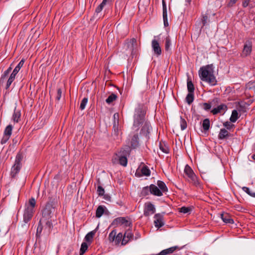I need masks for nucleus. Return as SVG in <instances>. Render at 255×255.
<instances>
[{"label": "nucleus", "instance_id": "f257e3e1", "mask_svg": "<svg viewBox=\"0 0 255 255\" xmlns=\"http://www.w3.org/2000/svg\"><path fill=\"white\" fill-rule=\"evenodd\" d=\"M199 76L202 81L207 82L211 86L216 85L217 84L212 64L201 67L199 70Z\"/></svg>", "mask_w": 255, "mask_h": 255}, {"label": "nucleus", "instance_id": "f03ea898", "mask_svg": "<svg viewBox=\"0 0 255 255\" xmlns=\"http://www.w3.org/2000/svg\"><path fill=\"white\" fill-rule=\"evenodd\" d=\"M145 114L146 110L144 106L142 104L138 105L135 110L133 116V128L136 130H137L141 126L147 122L145 119Z\"/></svg>", "mask_w": 255, "mask_h": 255}, {"label": "nucleus", "instance_id": "7ed1b4c3", "mask_svg": "<svg viewBox=\"0 0 255 255\" xmlns=\"http://www.w3.org/2000/svg\"><path fill=\"white\" fill-rule=\"evenodd\" d=\"M184 172L190 179L191 183L196 187H201V185L198 177L196 176L191 167L188 164L186 165Z\"/></svg>", "mask_w": 255, "mask_h": 255}, {"label": "nucleus", "instance_id": "20e7f679", "mask_svg": "<svg viewBox=\"0 0 255 255\" xmlns=\"http://www.w3.org/2000/svg\"><path fill=\"white\" fill-rule=\"evenodd\" d=\"M127 154L128 152L126 150H121L118 154H116V157H115V159L118 158L120 164L124 166H126L128 162L127 158Z\"/></svg>", "mask_w": 255, "mask_h": 255}, {"label": "nucleus", "instance_id": "39448f33", "mask_svg": "<svg viewBox=\"0 0 255 255\" xmlns=\"http://www.w3.org/2000/svg\"><path fill=\"white\" fill-rule=\"evenodd\" d=\"M151 47L154 54L157 57L160 56L162 53L161 48L159 45L158 41L155 39H153L151 41Z\"/></svg>", "mask_w": 255, "mask_h": 255}, {"label": "nucleus", "instance_id": "423d86ee", "mask_svg": "<svg viewBox=\"0 0 255 255\" xmlns=\"http://www.w3.org/2000/svg\"><path fill=\"white\" fill-rule=\"evenodd\" d=\"M126 46L127 49L129 51L131 54L135 52L134 50L137 47V42L135 38H132L127 40Z\"/></svg>", "mask_w": 255, "mask_h": 255}, {"label": "nucleus", "instance_id": "0eeeda50", "mask_svg": "<svg viewBox=\"0 0 255 255\" xmlns=\"http://www.w3.org/2000/svg\"><path fill=\"white\" fill-rule=\"evenodd\" d=\"M252 49V42L250 40H248L246 42L244 49L242 51V56L244 57H246L249 55L251 52Z\"/></svg>", "mask_w": 255, "mask_h": 255}, {"label": "nucleus", "instance_id": "6e6552de", "mask_svg": "<svg viewBox=\"0 0 255 255\" xmlns=\"http://www.w3.org/2000/svg\"><path fill=\"white\" fill-rule=\"evenodd\" d=\"M154 224L156 227L159 228L162 227L164 223L163 222V216L160 214H156L154 216Z\"/></svg>", "mask_w": 255, "mask_h": 255}, {"label": "nucleus", "instance_id": "1a4fd4ad", "mask_svg": "<svg viewBox=\"0 0 255 255\" xmlns=\"http://www.w3.org/2000/svg\"><path fill=\"white\" fill-rule=\"evenodd\" d=\"M22 156L20 154H17L15 164L12 168V172L16 174L20 169L21 167V160Z\"/></svg>", "mask_w": 255, "mask_h": 255}, {"label": "nucleus", "instance_id": "9d476101", "mask_svg": "<svg viewBox=\"0 0 255 255\" xmlns=\"http://www.w3.org/2000/svg\"><path fill=\"white\" fill-rule=\"evenodd\" d=\"M113 224L117 225H125L126 227L129 226L131 224L130 222L124 217L117 218L114 220Z\"/></svg>", "mask_w": 255, "mask_h": 255}, {"label": "nucleus", "instance_id": "9b49d317", "mask_svg": "<svg viewBox=\"0 0 255 255\" xmlns=\"http://www.w3.org/2000/svg\"><path fill=\"white\" fill-rule=\"evenodd\" d=\"M155 211V209L154 205L150 203H148L145 205L144 210V215L145 216H148L149 215L154 213Z\"/></svg>", "mask_w": 255, "mask_h": 255}, {"label": "nucleus", "instance_id": "f8f14e48", "mask_svg": "<svg viewBox=\"0 0 255 255\" xmlns=\"http://www.w3.org/2000/svg\"><path fill=\"white\" fill-rule=\"evenodd\" d=\"M33 212L34 211L32 210L31 208H26L23 214V221L25 223H27L31 219Z\"/></svg>", "mask_w": 255, "mask_h": 255}, {"label": "nucleus", "instance_id": "ddd939ff", "mask_svg": "<svg viewBox=\"0 0 255 255\" xmlns=\"http://www.w3.org/2000/svg\"><path fill=\"white\" fill-rule=\"evenodd\" d=\"M141 129V133L144 135L147 139H149L148 134L150 133V126L149 122H145Z\"/></svg>", "mask_w": 255, "mask_h": 255}, {"label": "nucleus", "instance_id": "4468645a", "mask_svg": "<svg viewBox=\"0 0 255 255\" xmlns=\"http://www.w3.org/2000/svg\"><path fill=\"white\" fill-rule=\"evenodd\" d=\"M133 237V234L129 230L127 231L123 236L122 244V245H126L129 241Z\"/></svg>", "mask_w": 255, "mask_h": 255}, {"label": "nucleus", "instance_id": "2eb2a0df", "mask_svg": "<svg viewBox=\"0 0 255 255\" xmlns=\"http://www.w3.org/2000/svg\"><path fill=\"white\" fill-rule=\"evenodd\" d=\"M221 218L223 221L226 224H233L234 223V221L233 219L231 218V216L227 213H224L221 214Z\"/></svg>", "mask_w": 255, "mask_h": 255}, {"label": "nucleus", "instance_id": "dca6fc26", "mask_svg": "<svg viewBox=\"0 0 255 255\" xmlns=\"http://www.w3.org/2000/svg\"><path fill=\"white\" fill-rule=\"evenodd\" d=\"M150 193L157 196H161L163 195L161 191L154 184L150 185Z\"/></svg>", "mask_w": 255, "mask_h": 255}, {"label": "nucleus", "instance_id": "f3484780", "mask_svg": "<svg viewBox=\"0 0 255 255\" xmlns=\"http://www.w3.org/2000/svg\"><path fill=\"white\" fill-rule=\"evenodd\" d=\"M139 138L138 135L137 133L134 134L131 139L130 144L131 147L132 148H135L138 146L139 142H138Z\"/></svg>", "mask_w": 255, "mask_h": 255}, {"label": "nucleus", "instance_id": "a211bd4d", "mask_svg": "<svg viewBox=\"0 0 255 255\" xmlns=\"http://www.w3.org/2000/svg\"><path fill=\"white\" fill-rule=\"evenodd\" d=\"M227 109V106L225 104H221L217 108H214L211 112L213 115H216L219 113H221L223 111H226Z\"/></svg>", "mask_w": 255, "mask_h": 255}, {"label": "nucleus", "instance_id": "6ab92c4d", "mask_svg": "<svg viewBox=\"0 0 255 255\" xmlns=\"http://www.w3.org/2000/svg\"><path fill=\"white\" fill-rule=\"evenodd\" d=\"M12 128V126L10 125L7 126L5 128L4 131L3 139H5V140H7L8 139H9L10 136L11 134Z\"/></svg>", "mask_w": 255, "mask_h": 255}, {"label": "nucleus", "instance_id": "aec40b11", "mask_svg": "<svg viewBox=\"0 0 255 255\" xmlns=\"http://www.w3.org/2000/svg\"><path fill=\"white\" fill-rule=\"evenodd\" d=\"M178 247L177 246L172 247L170 248H168L166 250H164L160 252L157 255H166L168 254H170L174 252V251L177 249Z\"/></svg>", "mask_w": 255, "mask_h": 255}, {"label": "nucleus", "instance_id": "412c9836", "mask_svg": "<svg viewBox=\"0 0 255 255\" xmlns=\"http://www.w3.org/2000/svg\"><path fill=\"white\" fill-rule=\"evenodd\" d=\"M229 132L225 128H222L220 129V132L218 135V138L220 139H223L229 136Z\"/></svg>", "mask_w": 255, "mask_h": 255}, {"label": "nucleus", "instance_id": "4be33fe9", "mask_svg": "<svg viewBox=\"0 0 255 255\" xmlns=\"http://www.w3.org/2000/svg\"><path fill=\"white\" fill-rule=\"evenodd\" d=\"M157 185L158 186V188L160 191H161L162 193L168 191V188L164 182L158 180L157 182Z\"/></svg>", "mask_w": 255, "mask_h": 255}, {"label": "nucleus", "instance_id": "5701e85b", "mask_svg": "<svg viewBox=\"0 0 255 255\" xmlns=\"http://www.w3.org/2000/svg\"><path fill=\"white\" fill-rule=\"evenodd\" d=\"M16 74H17L14 73V72H12V73L11 74L9 78H8V79L7 81L6 85V89H8L10 87V85L11 84L12 82L14 81Z\"/></svg>", "mask_w": 255, "mask_h": 255}, {"label": "nucleus", "instance_id": "b1692460", "mask_svg": "<svg viewBox=\"0 0 255 255\" xmlns=\"http://www.w3.org/2000/svg\"><path fill=\"white\" fill-rule=\"evenodd\" d=\"M187 89L189 93H193L194 92L195 88L194 86L189 78L187 79Z\"/></svg>", "mask_w": 255, "mask_h": 255}, {"label": "nucleus", "instance_id": "393cba45", "mask_svg": "<svg viewBox=\"0 0 255 255\" xmlns=\"http://www.w3.org/2000/svg\"><path fill=\"white\" fill-rule=\"evenodd\" d=\"M210 126V122L209 119H205L203 120L202 127L205 131L209 130Z\"/></svg>", "mask_w": 255, "mask_h": 255}, {"label": "nucleus", "instance_id": "a878e982", "mask_svg": "<svg viewBox=\"0 0 255 255\" xmlns=\"http://www.w3.org/2000/svg\"><path fill=\"white\" fill-rule=\"evenodd\" d=\"M238 113L236 110H233L232 113V115L230 117V121L233 123H235L238 120Z\"/></svg>", "mask_w": 255, "mask_h": 255}, {"label": "nucleus", "instance_id": "bb28decb", "mask_svg": "<svg viewBox=\"0 0 255 255\" xmlns=\"http://www.w3.org/2000/svg\"><path fill=\"white\" fill-rule=\"evenodd\" d=\"M117 95L114 93H112L106 99V102L107 104H110L113 101H115L117 99Z\"/></svg>", "mask_w": 255, "mask_h": 255}, {"label": "nucleus", "instance_id": "cd10ccee", "mask_svg": "<svg viewBox=\"0 0 255 255\" xmlns=\"http://www.w3.org/2000/svg\"><path fill=\"white\" fill-rule=\"evenodd\" d=\"M21 116L20 111H14L12 116V120L14 122L17 123L19 121Z\"/></svg>", "mask_w": 255, "mask_h": 255}, {"label": "nucleus", "instance_id": "c85d7f7f", "mask_svg": "<svg viewBox=\"0 0 255 255\" xmlns=\"http://www.w3.org/2000/svg\"><path fill=\"white\" fill-rule=\"evenodd\" d=\"M104 212V209L102 206H99L96 210V216L97 218L101 217Z\"/></svg>", "mask_w": 255, "mask_h": 255}, {"label": "nucleus", "instance_id": "c756f323", "mask_svg": "<svg viewBox=\"0 0 255 255\" xmlns=\"http://www.w3.org/2000/svg\"><path fill=\"white\" fill-rule=\"evenodd\" d=\"M95 234V232L94 231H92L88 233L85 237V240L87 242H91Z\"/></svg>", "mask_w": 255, "mask_h": 255}, {"label": "nucleus", "instance_id": "7c9ffc66", "mask_svg": "<svg viewBox=\"0 0 255 255\" xmlns=\"http://www.w3.org/2000/svg\"><path fill=\"white\" fill-rule=\"evenodd\" d=\"M194 100V93H189L186 97V101L187 103L190 105Z\"/></svg>", "mask_w": 255, "mask_h": 255}, {"label": "nucleus", "instance_id": "2f4dec72", "mask_svg": "<svg viewBox=\"0 0 255 255\" xmlns=\"http://www.w3.org/2000/svg\"><path fill=\"white\" fill-rule=\"evenodd\" d=\"M149 193H150V185L143 187L141 192V195L145 196L148 195Z\"/></svg>", "mask_w": 255, "mask_h": 255}, {"label": "nucleus", "instance_id": "473e14b6", "mask_svg": "<svg viewBox=\"0 0 255 255\" xmlns=\"http://www.w3.org/2000/svg\"><path fill=\"white\" fill-rule=\"evenodd\" d=\"M142 174L145 176H149L150 174V171L147 166L144 165L141 169Z\"/></svg>", "mask_w": 255, "mask_h": 255}, {"label": "nucleus", "instance_id": "72a5a7b5", "mask_svg": "<svg viewBox=\"0 0 255 255\" xmlns=\"http://www.w3.org/2000/svg\"><path fill=\"white\" fill-rule=\"evenodd\" d=\"M180 212L186 214L190 213L192 210V208L190 207H182L178 209Z\"/></svg>", "mask_w": 255, "mask_h": 255}, {"label": "nucleus", "instance_id": "f704fd0d", "mask_svg": "<svg viewBox=\"0 0 255 255\" xmlns=\"http://www.w3.org/2000/svg\"><path fill=\"white\" fill-rule=\"evenodd\" d=\"M88 249V245L86 243L84 242L82 244L80 251V255H83Z\"/></svg>", "mask_w": 255, "mask_h": 255}, {"label": "nucleus", "instance_id": "c9c22d12", "mask_svg": "<svg viewBox=\"0 0 255 255\" xmlns=\"http://www.w3.org/2000/svg\"><path fill=\"white\" fill-rule=\"evenodd\" d=\"M36 201L33 198H31L29 200V205L27 206L26 208H31L32 210L34 211V208L35 206Z\"/></svg>", "mask_w": 255, "mask_h": 255}, {"label": "nucleus", "instance_id": "e433bc0d", "mask_svg": "<svg viewBox=\"0 0 255 255\" xmlns=\"http://www.w3.org/2000/svg\"><path fill=\"white\" fill-rule=\"evenodd\" d=\"M24 62V60L23 59H22L18 64V65L16 66V67L14 68L13 72H14V73L17 74L20 68L23 66Z\"/></svg>", "mask_w": 255, "mask_h": 255}, {"label": "nucleus", "instance_id": "4c0bfd02", "mask_svg": "<svg viewBox=\"0 0 255 255\" xmlns=\"http://www.w3.org/2000/svg\"><path fill=\"white\" fill-rule=\"evenodd\" d=\"M117 232L115 230H113L109 235V240L110 242H113L115 240Z\"/></svg>", "mask_w": 255, "mask_h": 255}, {"label": "nucleus", "instance_id": "58836bf2", "mask_svg": "<svg viewBox=\"0 0 255 255\" xmlns=\"http://www.w3.org/2000/svg\"><path fill=\"white\" fill-rule=\"evenodd\" d=\"M159 148L164 153H167L169 152L168 147L164 143H160Z\"/></svg>", "mask_w": 255, "mask_h": 255}, {"label": "nucleus", "instance_id": "ea45409f", "mask_svg": "<svg viewBox=\"0 0 255 255\" xmlns=\"http://www.w3.org/2000/svg\"><path fill=\"white\" fill-rule=\"evenodd\" d=\"M113 129L114 131V133L116 135H118L119 133V121L117 120V121H114L113 125Z\"/></svg>", "mask_w": 255, "mask_h": 255}, {"label": "nucleus", "instance_id": "a19ab883", "mask_svg": "<svg viewBox=\"0 0 255 255\" xmlns=\"http://www.w3.org/2000/svg\"><path fill=\"white\" fill-rule=\"evenodd\" d=\"M123 238V234L121 233H120L117 235H116V239L115 240L116 244H119L121 242V241L122 242Z\"/></svg>", "mask_w": 255, "mask_h": 255}, {"label": "nucleus", "instance_id": "79ce46f5", "mask_svg": "<svg viewBox=\"0 0 255 255\" xmlns=\"http://www.w3.org/2000/svg\"><path fill=\"white\" fill-rule=\"evenodd\" d=\"M247 86L249 89L252 90L255 93V81L249 82Z\"/></svg>", "mask_w": 255, "mask_h": 255}, {"label": "nucleus", "instance_id": "37998d69", "mask_svg": "<svg viewBox=\"0 0 255 255\" xmlns=\"http://www.w3.org/2000/svg\"><path fill=\"white\" fill-rule=\"evenodd\" d=\"M11 70V67H10L5 71L4 72L0 78V80L1 81H3L4 79L8 76Z\"/></svg>", "mask_w": 255, "mask_h": 255}, {"label": "nucleus", "instance_id": "c03bdc74", "mask_svg": "<svg viewBox=\"0 0 255 255\" xmlns=\"http://www.w3.org/2000/svg\"><path fill=\"white\" fill-rule=\"evenodd\" d=\"M88 102V98H84L81 101L80 106V109L81 110H84L85 108L86 105L87 104Z\"/></svg>", "mask_w": 255, "mask_h": 255}, {"label": "nucleus", "instance_id": "a18cd8bd", "mask_svg": "<svg viewBox=\"0 0 255 255\" xmlns=\"http://www.w3.org/2000/svg\"><path fill=\"white\" fill-rule=\"evenodd\" d=\"M180 127L182 130H184L187 128V123L185 119L180 117Z\"/></svg>", "mask_w": 255, "mask_h": 255}, {"label": "nucleus", "instance_id": "49530a36", "mask_svg": "<svg viewBox=\"0 0 255 255\" xmlns=\"http://www.w3.org/2000/svg\"><path fill=\"white\" fill-rule=\"evenodd\" d=\"M171 45V41L169 37H167L165 39V49L166 51H168L169 50V47Z\"/></svg>", "mask_w": 255, "mask_h": 255}, {"label": "nucleus", "instance_id": "de8ad7c7", "mask_svg": "<svg viewBox=\"0 0 255 255\" xmlns=\"http://www.w3.org/2000/svg\"><path fill=\"white\" fill-rule=\"evenodd\" d=\"M97 193L99 196H102L105 193L104 189L101 185L98 186Z\"/></svg>", "mask_w": 255, "mask_h": 255}, {"label": "nucleus", "instance_id": "09e8293b", "mask_svg": "<svg viewBox=\"0 0 255 255\" xmlns=\"http://www.w3.org/2000/svg\"><path fill=\"white\" fill-rule=\"evenodd\" d=\"M208 15L207 14L203 15L202 18V23L203 24V26H205L208 20Z\"/></svg>", "mask_w": 255, "mask_h": 255}, {"label": "nucleus", "instance_id": "8fccbe9b", "mask_svg": "<svg viewBox=\"0 0 255 255\" xmlns=\"http://www.w3.org/2000/svg\"><path fill=\"white\" fill-rule=\"evenodd\" d=\"M238 110L240 113H245L246 112V108L245 106H243L239 104V106L238 108Z\"/></svg>", "mask_w": 255, "mask_h": 255}, {"label": "nucleus", "instance_id": "3c124183", "mask_svg": "<svg viewBox=\"0 0 255 255\" xmlns=\"http://www.w3.org/2000/svg\"><path fill=\"white\" fill-rule=\"evenodd\" d=\"M203 107L205 110H209L211 108V105L209 103H204L203 104Z\"/></svg>", "mask_w": 255, "mask_h": 255}, {"label": "nucleus", "instance_id": "603ef678", "mask_svg": "<svg viewBox=\"0 0 255 255\" xmlns=\"http://www.w3.org/2000/svg\"><path fill=\"white\" fill-rule=\"evenodd\" d=\"M163 18L164 26H168V23L167 21V14H163Z\"/></svg>", "mask_w": 255, "mask_h": 255}, {"label": "nucleus", "instance_id": "864d4df0", "mask_svg": "<svg viewBox=\"0 0 255 255\" xmlns=\"http://www.w3.org/2000/svg\"><path fill=\"white\" fill-rule=\"evenodd\" d=\"M252 2V1H250V0H243L242 4L243 6L246 7L249 5H250V2Z\"/></svg>", "mask_w": 255, "mask_h": 255}, {"label": "nucleus", "instance_id": "5fc2aeb1", "mask_svg": "<svg viewBox=\"0 0 255 255\" xmlns=\"http://www.w3.org/2000/svg\"><path fill=\"white\" fill-rule=\"evenodd\" d=\"M162 5H163V14H167L166 5L165 2L164 0H163V1H162Z\"/></svg>", "mask_w": 255, "mask_h": 255}, {"label": "nucleus", "instance_id": "6e6d98bb", "mask_svg": "<svg viewBox=\"0 0 255 255\" xmlns=\"http://www.w3.org/2000/svg\"><path fill=\"white\" fill-rule=\"evenodd\" d=\"M243 190L244 191H245V192H246L248 194H249L250 195V194H251V193L252 192V190H251L248 187H243L242 188Z\"/></svg>", "mask_w": 255, "mask_h": 255}, {"label": "nucleus", "instance_id": "4d7b16f0", "mask_svg": "<svg viewBox=\"0 0 255 255\" xmlns=\"http://www.w3.org/2000/svg\"><path fill=\"white\" fill-rule=\"evenodd\" d=\"M224 126L227 128V129H231L232 127V125L230 124V123L229 122H226L224 124Z\"/></svg>", "mask_w": 255, "mask_h": 255}, {"label": "nucleus", "instance_id": "13d9d810", "mask_svg": "<svg viewBox=\"0 0 255 255\" xmlns=\"http://www.w3.org/2000/svg\"><path fill=\"white\" fill-rule=\"evenodd\" d=\"M103 6L100 4L96 9V12L97 13H99L100 12H101L102 11V10L103 9Z\"/></svg>", "mask_w": 255, "mask_h": 255}, {"label": "nucleus", "instance_id": "bf43d9fd", "mask_svg": "<svg viewBox=\"0 0 255 255\" xmlns=\"http://www.w3.org/2000/svg\"><path fill=\"white\" fill-rule=\"evenodd\" d=\"M61 95H62V90L61 89H59L58 90V95L56 98L58 100H59L61 98Z\"/></svg>", "mask_w": 255, "mask_h": 255}, {"label": "nucleus", "instance_id": "052dcab7", "mask_svg": "<svg viewBox=\"0 0 255 255\" xmlns=\"http://www.w3.org/2000/svg\"><path fill=\"white\" fill-rule=\"evenodd\" d=\"M238 0H230V2L228 3L229 6L233 5Z\"/></svg>", "mask_w": 255, "mask_h": 255}, {"label": "nucleus", "instance_id": "680f3d73", "mask_svg": "<svg viewBox=\"0 0 255 255\" xmlns=\"http://www.w3.org/2000/svg\"><path fill=\"white\" fill-rule=\"evenodd\" d=\"M73 9H74V7L73 6H71L70 7H69V8L67 10L68 14L70 13L73 10Z\"/></svg>", "mask_w": 255, "mask_h": 255}, {"label": "nucleus", "instance_id": "e2e57ef3", "mask_svg": "<svg viewBox=\"0 0 255 255\" xmlns=\"http://www.w3.org/2000/svg\"><path fill=\"white\" fill-rule=\"evenodd\" d=\"M219 102V99L218 98H215L213 100L212 102L214 103H218Z\"/></svg>", "mask_w": 255, "mask_h": 255}, {"label": "nucleus", "instance_id": "0e129e2a", "mask_svg": "<svg viewBox=\"0 0 255 255\" xmlns=\"http://www.w3.org/2000/svg\"><path fill=\"white\" fill-rule=\"evenodd\" d=\"M200 172H201V176H202V178H204V174H206V173L203 171H201V170H200Z\"/></svg>", "mask_w": 255, "mask_h": 255}, {"label": "nucleus", "instance_id": "69168bd1", "mask_svg": "<svg viewBox=\"0 0 255 255\" xmlns=\"http://www.w3.org/2000/svg\"><path fill=\"white\" fill-rule=\"evenodd\" d=\"M118 118V114L116 113L114 114V121H116V118Z\"/></svg>", "mask_w": 255, "mask_h": 255}, {"label": "nucleus", "instance_id": "338daca9", "mask_svg": "<svg viewBox=\"0 0 255 255\" xmlns=\"http://www.w3.org/2000/svg\"><path fill=\"white\" fill-rule=\"evenodd\" d=\"M250 195L253 197L255 198V192L252 191L251 194Z\"/></svg>", "mask_w": 255, "mask_h": 255}, {"label": "nucleus", "instance_id": "774afa93", "mask_svg": "<svg viewBox=\"0 0 255 255\" xmlns=\"http://www.w3.org/2000/svg\"><path fill=\"white\" fill-rule=\"evenodd\" d=\"M104 198L107 200H110V196H108V195H105V197H104Z\"/></svg>", "mask_w": 255, "mask_h": 255}]
</instances>
